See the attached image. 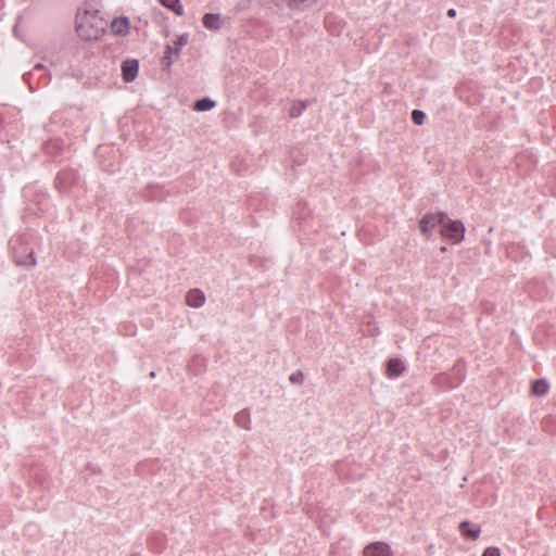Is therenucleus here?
Masks as SVG:
<instances>
[{
  "instance_id": "obj_1",
  "label": "nucleus",
  "mask_w": 556,
  "mask_h": 556,
  "mask_svg": "<svg viewBox=\"0 0 556 556\" xmlns=\"http://www.w3.org/2000/svg\"><path fill=\"white\" fill-rule=\"evenodd\" d=\"M106 22L96 11L84 10L76 15V31L85 40H97L105 30Z\"/></svg>"
},
{
  "instance_id": "obj_2",
  "label": "nucleus",
  "mask_w": 556,
  "mask_h": 556,
  "mask_svg": "<svg viewBox=\"0 0 556 556\" xmlns=\"http://www.w3.org/2000/svg\"><path fill=\"white\" fill-rule=\"evenodd\" d=\"M189 42V35L181 34L177 36L173 42L167 43L164 55L161 60V64L165 70H169L174 63V60L180 55V52L185 46Z\"/></svg>"
},
{
  "instance_id": "obj_3",
  "label": "nucleus",
  "mask_w": 556,
  "mask_h": 556,
  "mask_svg": "<svg viewBox=\"0 0 556 556\" xmlns=\"http://www.w3.org/2000/svg\"><path fill=\"white\" fill-rule=\"evenodd\" d=\"M441 233L444 238L454 243H458L464 239L465 227L459 220H451L448 217L444 224H441Z\"/></svg>"
},
{
  "instance_id": "obj_4",
  "label": "nucleus",
  "mask_w": 556,
  "mask_h": 556,
  "mask_svg": "<svg viewBox=\"0 0 556 556\" xmlns=\"http://www.w3.org/2000/svg\"><path fill=\"white\" fill-rule=\"evenodd\" d=\"M445 219H447V215L444 213L427 214L420 220V230L427 238H430L433 229L438 225L444 224Z\"/></svg>"
},
{
  "instance_id": "obj_5",
  "label": "nucleus",
  "mask_w": 556,
  "mask_h": 556,
  "mask_svg": "<svg viewBox=\"0 0 556 556\" xmlns=\"http://www.w3.org/2000/svg\"><path fill=\"white\" fill-rule=\"evenodd\" d=\"M203 26L213 31L220 30L226 24V17L218 13H206L202 18Z\"/></svg>"
},
{
  "instance_id": "obj_6",
  "label": "nucleus",
  "mask_w": 556,
  "mask_h": 556,
  "mask_svg": "<svg viewBox=\"0 0 556 556\" xmlns=\"http://www.w3.org/2000/svg\"><path fill=\"white\" fill-rule=\"evenodd\" d=\"M364 556H393V554L387 543L375 542L365 547Z\"/></svg>"
},
{
  "instance_id": "obj_7",
  "label": "nucleus",
  "mask_w": 556,
  "mask_h": 556,
  "mask_svg": "<svg viewBox=\"0 0 556 556\" xmlns=\"http://www.w3.org/2000/svg\"><path fill=\"white\" fill-rule=\"evenodd\" d=\"M206 298L202 290L190 289L186 294V304L192 308H200L205 304Z\"/></svg>"
},
{
  "instance_id": "obj_8",
  "label": "nucleus",
  "mask_w": 556,
  "mask_h": 556,
  "mask_svg": "<svg viewBox=\"0 0 556 556\" xmlns=\"http://www.w3.org/2000/svg\"><path fill=\"white\" fill-rule=\"evenodd\" d=\"M138 74V62L137 60H126L122 65L123 79L126 83L135 80Z\"/></svg>"
},
{
  "instance_id": "obj_9",
  "label": "nucleus",
  "mask_w": 556,
  "mask_h": 556,
  "mask_svg": "<svg viewBox=\"0 0 556 556\" xmlns=\"http://www.w3.org/2000/svg\"><path fill=\"white\" fill-rule=\"evenodd\" d=\"M459 532L467 539L469 540H477L481 533V528L480 526H477V525H472L470 523L469 521H463L460 522L459 527Z\"/></svg>"
},
{
  "instance_id": "obj_10",
  "label": "nucleus",
  "mask_w": 556,
  "mask_h": 556,
  "mask_svg": "<svg viewBox=\"0 0 556 556\" xmlns=\"http://www.w3.org/2000/svg\"><path fill=\"white\" fill-rule=\"evenodd\" d=\"M110 28L112 34L117 36H124L128 34L129 21L126 17H116L111 22Z\"/></svg>"
},
{
  "instance_id": "obj_11",
  "label": "nucleus",
  "mask_w": 556,
  "mask_h": 556,
  "mask_svg": "<svg viewBox=\"0 0 556 556\" xmlns=\"http://www.w3.org/2000/svg\"><path fill=\"white\" fill-rule=\"evenodd\" d=\"M405 367L402 361L397 358L390 359L387 365V374L391 378L401 376Z\"/></svg>"
},
{
  "instance_id": "obj_12",
  "label": "nucleus",
  "mask_w": 556,
  "mask_h": 556,
  "mask_svg": "<svg viewBox=\"0 0 556 556\" xmlns=\"http://www.w3.org/2000/svg\"><path fill=\"white\" fill-rule=\"evenodd\" d=\"M549 390V384L544 379L535 380L532 383V393L536 396H544Z\"/></svg>"
},
{
  "instance_id": "obj_13",
  "label": "nucleus",
  "mask_w": 556,
  "mask_h": 556,
  "mask_svg": "<svg viewBox=\"0 0 556 556\" xmlns=\"http://www.w3.org/2000/svg\"><path fill=\"white\" fill-rule=\"evenodd\" d=\"M161 3L177 15H182L184 9L179 0H160Z\"/></svg>"
},
{
  "instance_id": "obj_14",
  "label": "nucleus",
  "mask_w": 556,
  "mask_h": 556,
  "mask_svg": "<svg viewBox=\"0 0 556 556\" xmlns=\"http://www.w3.org/2000/svg\"><path fill=\"white\" fill-rule=\"evenodd\" d=\"M215 106V102L208 98L198 100L194 104V110L199 112L210 111Z\"/></svg>"
},
{
  "instance_id": "obj_15",
  "label": "nucleus",
  "mask_w": 556,
  "mask_h": 556,
  "mask_svg": "<svg viewBox=\"0 0 556 556\" xmlns=\"http://www.w3.org/2000/svg\"><path fill=\"white\" fill-rule=\"evenodd\" d=\"M306 106H307V102H305V101L293 103L289 110L290 117H292V118L299 117L303 113V111L306 109Z\"/></svg>"
},
{
  "instance_id": "obj_16",
  "label": "nucleus",
  "mask_w": 556,
  "mask_h": 556,
  "mask_svg": "<svg viewBox=\"0 0 556 556\" xmlns=\"http://www.w3.org/2000/svg\"><path fill=\"white\" fill-rule=\"evenodd\" d=\"M426 118V114L420 110H414L412 112V119L416 125H422Z\"/></svg>"
},
{
  "instance_id": "obj_17",
  "label": "nucleus",
  "mask_w": 556,
  "mask_h": 556,
  "mask_svg": "<svg viewBox=\"0 0 556 556\" xmlns=\"http://www.w3.org/2000/svg\"><path fill=\"white\" fill-rule=\"evenodd\" d=\"M289 380L291 383L301 384L304 380V376L301 371H296L290 375Z\"/></svg>"
},
{
  "instance_id": "obj_18",
  "label": "nucleus",
  "mask_w": 556,
  "mask_h": 556,
  "mask_svg": "<svg viewBox=\"0 0 556 556\" xmlns=\"http://www.w3.org/2000/svg\"><path fill=\"white\" fill-rule=\"evenodd\" d=\"M482 556H501V552L497 547H488Z\"/></svg>"
},
{
  "instance_id": "obj_19",
  "label": "nucleus",
  "mask_w": 556,
  "mask_h": 556,
  "mask_svg": "<svg viewBox=\"0 0 556 556\" xmlns=\"http://www.w3.org/2000/svg\"><path fill=\"white\" fill-rule=\"evenodd\" d=\"M365 333L368 334V336H375L377 333V328H369L367 330H365Z\"/></svg>"
},
{
  "instance_id": "obj_20",
  "label": "nucleus",
  "mask_w": 556,
  "mask_h": 556,
  "mask_svg": "<svg viewBox=\"0 0 556 556\" xmlns=\"http://www.w3.org/2000/svg\"><path fill=\"white\" fill-rule=\"evenodd\" d=\"M447 16L448 17H455L456 16V10L455 9H450L447 11Z\"/></svg>"
},
{
  "instance_id": "obj_21",
  "label": "nucleus",
  "mask_w": 556,
  "mask_h": 556,
  "mask_svg": "<svg viewBox=\"0 0 556 556\" xmlns=\"http://www.w3.org/2000/svg\"><path fill=\"white\" fill-rule=\"evenodd\" d=\"M28 258H29V264H30V265H35V264H36V258H35V256H34V254H33V253H30V254L28 255Z\"/></svg>"
},
{
  "instance_id": "obj_22",
  "label": "nucleus",
  "mask_w": 556,
  "mask_h": 556,
  "mask_svg": "<svg viewBox=\"0 0 556 556\" xmlns=\"http://www.w3.org/2000/svg\"><path fill=\"white\" fill-rule=\"evenodd\" d=\"M243 417H245V413H244V412H241V413H239V414L236 416V419H237V421H238V422H240V419H241V418H243Z\"/></svg>"
},
{
  "instance_id": "obj_23",
  "label": "nucleus",
  "mask_w": 556,
  "mask_h": 556,
  "mask_svg": "<svg viewBox=\"0 0 556 556\" xmlns=\"http://www.w3.org/2000/svg\"><path fill=\"white\" fill-rule=\"evenodd\" d=\"M150 376H151L152 378H153V377H155V372H154V371H152V372L150 374Z\"/></svg>"
}]
</instances>
